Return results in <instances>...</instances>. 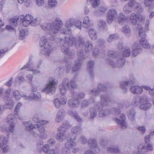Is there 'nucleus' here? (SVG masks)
<instances>
[{"mask_svg":"<svg viewBox=\"0 0 154 154\" xmlns=\"http://www.w3.org/2000/svg\"><path fill=\"white\" fill-rule=\"evenodd\" d=\"M111 103V101L109 97L106 96L102 95L101 97L100 103L96 105L94 108L90 109L91 118H93L96 116L97 114V109L99 113V116L100 117H103L108 115L111 112L115 115L119 114L120 113V109L113 108L112 111L110 112L107 108L108 107L109 104Z\"/></svg>","mask_w":154,"mask_h":154,"instance_id":"nucleus-1","label":"nucleus"},{"mask_svg":"<svg viewBox=\"0 0 154 154\" xmlns=\"http://www.w3.org/2000/svg\"><path fill=\"white\" fill-rule=\"evenodd\" d=\"M84 39L81 36L79 35L76 38L69 36V37H65L64 39H60V46L62 52L71 57L75 54V52L69 51V47L73 45L77 48H82L84 46Z\"/></svg>","mask_w":154,"mask_h":154,"instance_id":"nucleus-2","label":"nucleus"},{"mask_svg":"<svg viewBox=\"0 0 154 154\" xmlns=\"http://www.w3.org/2000/svg\"><path fill=\"white\" fill-rule=\"evenodd\" d=\"M63 25V23L62 20L59 18H56L55 20L51 23H46L40 25V27L43 30H50L52 33L51 35L53 37L54 36L55 34H56L60 31V32L64 34H69L71 32V29L68 28L66 29H63L60 30L61 28Z\"/></svg>","mask_w":154,"mask_h":154,"instance_id":"nucleus-3","label":"nucleus"},{"mask_svg":"<svg viewBox=\"0 0 154 154\" xmlns=\"http://www.w3.org/2000/svg\"><path fill=\"white\" fill-rule=\"evenodd\" d=\"M23 124L25 126V129L31 133L33 136L39 137L42 139H45L47 137V135L45 133V129L39 124L34 125L32 124L31 121L24 122Z\"/></svg>","mask_w":154,"mask_h":154,"instance_id":"nucleus-4","label":"nucleus"},{"mask_svg":"<svg viewBox=\"0 0 154 154\" xmlns=\"http://www.w3.org/2000/svg\"><path fill=\"white\" fill-rule=\"evenodd\" d=\"M22 104L20 103H18L16 106L14 110V115L12 114H10L8 115L7 119V123L8 124L9 127L7 128L5 126H3L2 131L3 132L12 133L14 130V122L15 119H20V117L18 116V112L20 111V107Z\"/></svg>","mask_w":154,"mask_h":154,"instance_id":"nucleus-5","label":"nucleus"},{"mask_svg":"<svg viewBox=\"0 0 154 154\" xmlns=\"http://www.w3.org/2000/svg\"><path fill=\"white\" fill-rule=\"evenodd\" d=\"M121 55L119 54V59L118 60V65H114L112 64L114 61L112 60H109L110 64L114 68H119L122 67L125 63V57L129 56L131 54V51L129 48L126 47L123 49Z\"/></svg>","mask_w":154,"mask_h":154,"instance_id":"nucleus-6","label":"nucleus"},{"mask_svg":"<svg viewBox=\"0 0 154 154\" xmlns=\"http://www.w3.org/2000/svg\"><path fill=\"white\" fill-rule=\"evenodd\" d=\"M39 45L41 47L44 46L41 49V53L45 56H48L53 51V48L49 42H48L47 37L45 36L41 37L39 42Z\"/></svg>","mask_w":154,"mask_h":154,"instance_id":"nucleus-7","label":"nucleus"},{"mask_svg":"<svg viewBox=\"0 0 154 154\" xmlns=\"http://www.w3.org/2000/svg\"><path fill=\"white\" fill-rule=\"evenodd\" d=\"M71 87L73 89L76 88L77 87V85L75 83L74 79L70 81V84H69L68 79H64L62 84L59 86V91L61 94H66V91L70 89Z\"/></svg>","mask_w":154,"mask_h":154,"instance_id":"nucleus-8","label":"nucleus"},{"mask_svg":"<svg viewBox=\"0 0 154 154\" xmlns=\"http://www.w3.org/2000/svg\"><path fill=\"white\" fill-rule=\"evenodd\" d=\"M140 103V109L146 110L151 106V104L148 103L146 98H140L138 97H134L132 102V104L134 106H138Z\"/></svg>","mask_w":154,"mask_h":154,"instance_id":"nucleus-9","label":"nucleus"},{"mask_svg":"<svg viewBox=\"0 0 154 154\" xmlns=\"http://www.w3.org/2000/svg\"><path fill=\"white\" fill-rule=\"evenodd\" d=\"M71 127L67 122H63V126L58 128V133L56 135V139L60 141H62L66 137H69L71 135L66 134L65 130Z\"/></svg>","mask_w":154,"mask_h":154,"instance_id":"nucleus-10","label":"nucleus"},{"mask_svg":"<svg viewBox=\"0 0 154 154\" xmlns=\"http://www.w3.org/2000/svg\"><path fill=\"white\" fill-rule=\"evenodd\" d=\"M41 62V61H39L36 65L34 62L29 60L28 63L23 66L20 69L22 70L27 69L28 71L32 72L33 74H36L40 72L39 70L37 69L39 68Z\"/></svg>","mask_w":154,"mask_h":154,"instance_id":"nucleus-11","label":"nucleus"},{"mask_svg":"<svg viewBox=\"0 0 154 154\" xmlns=\"http://www.w3.org/2000/svg\"><path fill=\"white\" fill-rule=\"evenodd\" d=\"M78 56V59L75 61V64L72 67V72H74L79 69L81 67L83 60L85 58L82 50H79L77 51Z\"/></svg>","mask_w":154,"mask_h":154,"instance_id":"nucleus-12","label":"nucleus"},{"mask_svg":"<svg viewBox=\"0 0 154 154\" xmlns=\"http://www.w3.org/2000/svg\"><path fill=\"white\" fill-rule=\"evenodd\" d=\"M75 139V136L70 135L69 137H66V140L67 141L65 144V147L66 148L65 151H64V149H63L62 150V152L63 154H66L67 153L69 149H72L73 147L76 146V143L74 141Z\"/></svg>","mask_w":154,"mask_h":154,"instance_id":"nucleus-13","label":"nucleus"},{"mask_svg":"<svg viewBox=\"0 0 154 154\" xmlns=\"http://www.w3.org/2000/svg\"><path fill=\"white\" fill-rule=\"evenodd\" d=\"M143 20V17L141 15H137L136 14L132 13L130 17V20L133 25H135L138 22L140 23V24H137V28L140 27L143 29L142 27L140 25L141 21Z\"/></svg>","mask_w":154,"mask_h":154,"instance_id":"nucleus-14","label":"nucleus"},{"mask_svg":"<svg viewBox=\"0 0 154 154\" xmlns=\"http://www.w3.org/2000/svg\"><path fill=\"white\" fill-rule=\"evenodd\" d=\"M57 84L55 79L54 78H51L49 79L48 84L47 85L46 87L42 90L43 92H46L48 94L53 93L55 91L56 88L55 85Z\"/></svg>","mask_w":154,"mask_h":154,"instance_id":"nucleus-15","label":"nucleus"},{"mask_svg":"<svg viewBox=\"0 0 154 154\" xmlns=\"http://www.w3.org/2000/svg\"><path fill=\"white\" fill-rule=\"evenodd\" d=\"M138 32L139 35L142 37L140 41V43L143 48H148L149 47V44L145 39V31L143 30L140 27V29L138 28Z\"/></svg>","mask_w":154,"mask_h":154,"instance_id":"nucleus-16","label":"nucleus"},{"mask_svg":"<svg viewBox=\"0 0 154 154\" xmlns=\"http://www.w3.org/2000/svg\"><path fill=\"white\" fill-rule=\"evenodd\" d=\"M108 56L112 58H115L116 59L114 60H112L111 59H109L107 60V63L111 66L113 68L109 63V60H112L114 61V63H112V64L114 65H118V60L119 59V54H118V52H116L115 51L110 50L108 51L107 53Z\"/></svg>","mask_w":154,"mask_h":154,"instance_id":"nucleus-17","label":"nucleus"},{"mask_svg":"<svg viewBox=\"0 0 154 154\" xmlns=\"http://www.w3.org/2000/svg\"><path fill=\"white\" fill-rule=\"evenodd\" d=\"M152 146L150 144H147L146 147L143 145L140 144L138 146V151L135 152L134 154H145L147 151H152Z\"/></svg>","mask_w":154,"mask_h":154,"instance_id":"nucleus-18","label":"nucleus"},{"mask_svg":"<svg viewBox=\"0 0 154 154\" xmlns=\"http://www.w3.org/2000/svg\"><path fill=\"white\" fill-rule=\"evenodd\" d=\"M88 143L89 145L92 149H94L93 150L94 153H97L99 151V148L97 147V143L95 140L91 139L89 140ZM93 154V151L91 150H89L85 151L84 154Z\"/></svg>","mask_w":154,"mask_h":154,"instance_id":"nucleus-19","label":"nucleus"},{"mask_svg":"<svg viewBox=\"0 0 154 154\" xmlns=\"http://www.w3.org/2000/svg\"><path fill=\"white\" fill-rule=\"evenodd\" d=\"M120 118L121 120L117 118L115 119V120L117 122L118 124L120 125V126L123 129H125L127 128V125L125 122L126 119V116L124 114H122L120 116Z\"/></svg>","mask_w":154,"mask_h":154,"instance_id":"nucleus-20","label":"nucleus"},{"mask_svg":"<svg viewBox=\"0 0 154 154\" xmlns=\"http://www.w3.org/2000/svg\"><path fill=\"white\" fill-rule=\"evenodd\" d=\"M18 20V18H12L10 20V23H11V25H7L6 26V28L7 30L10 31H13L14 32H16V30L14 27H16L17 26V21Z\"/></svg>","mask_w":154,"mask_h":154,"instance_id":"nucleus-21","label":"nucleus"},{"mask_svg":"<svg viewBox=\"0 0 154 154\" xmlns=\"http://www.w3.org/2000/svg\"><path fill=\"white\" fill-rule=\"evenodd\" d=\"M117 16V12L116 10L111 9L109 10L107 15V21L109 23H111Z\"/></svg>","mask_w":154,"mask_h":154,"instance_id":"nucleus-22","label":"nucleus"},{"mask_svg":"<svg viewBox=\"0 0 154 154\" xmlns=\"http://www.w3.org/2000/svg\"><path fill=\"white\" fill-rule=\"evenodd\" d=\"M0 139L2 140L0 142V147L1 149H3V152L4 153L8 152V147L7 145L8 142V139L7 137L3 138L2 137L0 138Z\"/></svg>","mask_w":154,"mask_h":154,"instance_id":"nucleus-23","label":"nucleus"},{"mask_svg":"<svg viewBox=\"0 0 154 154\" xmlns=\"http://www.w3.org/2000/svg\"><path fill=\"white\" fill-rule=\"evenodd\" d=\"M132 55L133 57L136 56L137 54L140 53L142 51L140 46L137 43H134L132 46Z\"/></svg>","mask_w":154,"mask_h":154,"instance_id":"nucleus-24","label":"nucleus"},{"mask_svg":"<svg viewBox=\"0 0 154 154\" xmlns=\"http://www.w3.org/2000/svg\"><path fill=\"white\" fill-rule=\"evenodd\" d=\"M33 17L29 14H27L24 17L22 21V25L24 26L27 27L29 24L30 25Z\"/></svg>","mask_w":154,"mask_h":154,"instance_id":"nucleus-25","label":"nucleus"},{"mask_svg":"<svg viewBox=\"0 0 154 154\" xmlns=\"http://www.w3.org/2000/svg\"><path fill=\"white\" fill-rule=\"evenodd\" d=\"M106 90V88L104 85L100 84L98 86V90H95L94 89L92 90L91 91V94L93 95L96 96L99 94L100 91H105Z\"/></svg>","mask_w":154,"mask_h":154,"instance_id":"nucleus-26","label":"nucleus"},{"mask_svg":"<svg viewBox=\"0 0 154 154\" xmlns=\"http://www.w3.org/2000/svg\"><path fill=\"white\" fill-rule=\"evenodd\" d=\"M80 104V101L78 99L72 98L69 100L68 102L69 106L72 108H74L78 107Z\"/></svg>","mask_w":154,"mask_h":154,"instance_id":"nucleus-27","label":"nucleus"},{"mask_svg":"<svg viewBox=\"0 0 154 154\" xmlns=\"http://www.w3.org/2000/svg\"><path fill=\"white\" fill-rule=\"evenodd\" d=\"M40 97L39 93L37 92H35L30 94V95L27 97L26 95H24L23 97L24 98V100H32L34 99H37Z\"/></svg>","mask_w":154,"mask_h":154,"instance_id":"nucleus-28","label":"nucleus"},{"mask_svg":"<svg viewBox=\"0 0 154 154\" xmlns=\"http://www.w3.org/2000/svg\"><path fill=\"white\" fill-rule=\"evenodd\" d=\"M118 21L119 24L122 25L128 21V18L123 13H121L118 15Z\"/></svg>","mask_w":154,"mask_h":154,"instance_id":"nucleus-29","label":"nucleus"},{"mask_svg":"<svg viewBox=\"0 0 154 154\" xmlns=\"http://www.w3.org/2000/svg\"><path fill=\"white\" fill-rule=\"evenodd\" d=\"M92 24L91 23L90 18L87 16L84 17L83 22V26L84 27L86 28H88L92 26Z\"/></svg>","mask_w":154,"mask_h":154,"instance_id":"nucleus-30","label":"nucleus"},{"mask_svg":"<svg viewBox=\"0 0 154 154\" xmlns=\"http://www.w3.org/2000/svg\"><path fill=\"white\" fill-rule=\"evenodd\" d=\"M64 113V111L63 110L60 109L57 112L56 121L58 122H61L63 119Z\"/></svg>","mask_w":154,"mask_h":154,"instance_id":"nucleus-31","label":"nucleus"},{"mask_svg":"<svg viewBox=\"0 0 154 154\" xmlns=\"http://www.w3.org/2000/svg\"><path fill=\"white\" fill-rule=\"evenodd\" d=\"M142 87H140L138 86H132L130 88L131 91L133 94H140L141 93L142 91Z\"/></svg>","mask_w":154,"mask_h":154,"instance_id":"nucleus-32","label":"nucleus"},{"mask_svg":"<svg viewBox=\"0 0 154 154\" xmlns=\"http://www.w3.org/2000/svg\"><path fill=\"white\" fill-rule=\"evenodd\" d=\"M25 81L24 77L22 76H16L14 81V84L15 86L20 85Z\"/></svg>","mask_w":154,"mask_h":154,"instance_id":"nucleus-33","label":"nucleus"},{"mask_svg":"<svg viewBox=\"0 0 154 154\" xmlns=\"http://www.w3.org/2000/svg\"><path fill=\"white\" fill-rule=\"evenodd\" d=\"M68 114L74 118L79 122H82V118L80 117L78 114L77 112L73 111H69L68 112Z\"/></svg>","mask_w":154,"mask_h":154,"instance_id":"nucleus-34","label":"nucleus"},{"mask_svg":"<svg viewBox=\"0 0 154 154\" xmlns=\"http://www.w3.org/2000/svg\"><path fill=\"white\" fill-rule=\"evenodd\" d=\"M94 64L93 61H90L88 62L87 64V69H88L89 74L91 78L94 77V74L93 72L92 68Z\"/></svg>","mask_w":154,"mask_h":154,"instance_id":"nucleus-35","label":"nucleus"},{"mask_svg":"<svg viewBox=\"0 0 154 154\" xmlns=\"http://www.w3.org/2000/svg\"><path fill=\"white\" fill-rule=\"evenodd\" d=\"M88 35L90 38L92 40H95L97 38V32L93 29H91L89 30Z\"/></svg>","mask_w":154,"mask_h":154,"instance_id":"nucleus-36","label":"nucleus"},{"mask_svg":"<svg viewBox=\"0 0 154 154\" xmlns=\"http://www.w3.org/2000/svg\"><path fill=\"white\" fill-rule=\"evenodd\" d=\"M134 82L133 81H130L121 83L120 84V87L123 90V92L124 93L126 92L127 90L126 86L128 85L133 84Z\"/></svg>","mask_w":154,"mask_h":154,"instance_id":"nucleus-37","label":"nucleus"},{"mask_svg":"<svg viewBox=\"0 0 154 154\" xmlns=\"http://www.w3.org/2000/svg\"><path fill=\"white\" fill-rule=\"evenodd\" d=\"M75 19L73 18L67 19L65 23V26L67 28L71 27L74 25Z\"/></svg>","mask_w":154,"mask_h":154,"instance_id":"nucleus-38","label":"nucleus"},{"mask_svg":"<svg viewBox=\"0 0 154 154\" xmlns=\"http://www.w3.org/2000/svg\"><path fill=\"white\" fill-rule=\"evenodd\" d=\"M93 48L92 43L90 41L86 42L85 45V49L86 53L89 52L91 51Z\"/></svg>","mask_w":154,"mask_h":154,"instance_id":"nucleus-39","label":"nucleus"},{"mask_svg":"<svg viewBox=\"0 0 154 154\" xmlns=\"http://www.w3.org/2000/svg\"><path fill=\"white\" fill-rule=\"evenodd\" d=\"M72 134H78L81 133L82 130L80 126H77L75 127L72 129Z\"/></svg>","mask_w":154,"mask_h":154,"instance_id":"nucleus-40","label":"nucleus"},{"mask_svg":"<svg viewBox=\"0 0 154 154\" xmlns=\"http://www.w3.org/2000/svg\"><path fill=\"white\" fill-rule=\"evenodd\" d=\"M132 7H130L128 5V3L127 5H126L123 8V11L125 12L126 13V14H128L131 13V8H132ZM133 8H134L137 9L138 11H142V8L141 10V11H140L138 10V9H139V8H137L136 7H133Z\"/></svg>","mask_w":154,"mask_h":154,"instance_id":"nucleus-41","label":"nucleus"},{"mask_svg":"<svg viewBox=\"0 0 154 154\" xmlns=\"http://www.w3.org/2000/svg\"><path fill=\"white\" fill-rule=\"evenodd\" d=\"M122 31L126 35L129 36L131 34L130 28L128 26L125 25L123 26L122 29Z\"/></svg>","mask_w":154,"mask_h":154,"instance_id":"nucleus-42","label":"nucleus"},{"mask_svg":"<svg viewBox=\"0 0 154 154\" xmlns=\"http://www.w3.org/2000/svg\"><path fill=\"white\" fill-rule=\"evenodd\" d=\"M135 113V111L134 109H133L130 110L128 116L130 121H132L134 120Z\"/></svg>","mask_w":154,"mask_h":154,"instance_id":"nucleus-43","label":"nucleus"},{"mask_svg":"<svg viewBox=\"0 0 154 154\" xmlns=\"http://www.w3.org/2000/svg\"><path fill=\"white\" fill-rule=\"evenodd\" d=\"M119 38V36L117 34H111L109 37L107 41L109 42H111L112 41L117 40Z\"/></svg>","mask_w":154,"mask_h":154,"instance_id":"nucleus-44","label":"nucleus"},{"mask_svg":"<svg viewBox=\"0 0 154 154\" xmlns=\"http://www.w3.org/2000/svg\"><path fill=\"white\" fill-rule=\"evenodd\" d=\"M13 95L15 98L16 100H19L21 97H22L24 99L23 96L25 94H23L22 95H21L18 91L14 90L13 91Z\"/></svg>","mask_w":154,"mask_h":154,"instance_id":"nucleus-45","label":"nucleus"},{"mask_svg":"<svg viewBox=\"0 0 154 154\" xmlns=\"http://www.w3.org/2000/svg\"><path fill=\"white\" fill-rule=\"evenodd\" d=\"M11 92V89H8L5 90L3 94V97L4 99L7 100L9 97Z\"/></svg>","mask_w":154,"mask_h":154,"instance_id":"nucleus-46","label":"nucleus"},{"mask_svg":"<svg viewBox=\"0 0 154 154\" xmlns=\"http://www.w3.org/2000/svg\"><path fill=\"white\" fill-rule=\"evenodd\" d=\"M100 1V0H87V2L88 4H89L88 1H89L91 2L93 7L96 8L99 5Z\"/></svg>","mask_w":154,"mask_h":154,"instance_id":"nucleus-47","label":"nucleus"},{"mask_svg":"<svg viewBox=\"0 0 154 154\" xmlns=\"http://www.w3.org/2000/svg\"><path fill=\"white\" fill-rule=\"evenodd\" d=\"M107 150L108 152H113L116 153H118L119 150L118 148H114L112 147H109L107 148Z\"/></svg>","mask_w":154,"mask_h":154,"instance_id":"nucleus-48","label":"nucleus"},{"mask_svg":"<svg viewBox=\"0 0 154 154\" xmlns=\"http://www.w3.org/2000/svg\"><path fill=\"white\" fill-rule=\"evenodd\" d=\"M28 34V32L26 29H22L20 31V36L23 39L25 36L27 35Z\"/></svg>","mask_w":154,"mask_h":154,"instance_id":"nucleus-49","label":"nucleus"},{"mask_svg":"<svg viewBox=\"0 0 154 154\" xmlns=\"http://www.w3.org/2000/svg\"><path fill=\"white\" fill-rule=\"evenodd\" d=\"M14 103L13 100H9L6 104L4 105H5L6 109H11L14 106Z\"/></svg>","mask_w":154,"mask_h":154,"instance_id":"nucleus-50","label":"nucleus"},{"mask_svg":"<svg viewBox=\"0 0 154 154\" xmlns=\"http://www.w3.org/2000/svg\"><path fill=\"white\" fill-rule=\"evenodd\" d=\"M142 87L146 90H149V94L151 96H153L154 98V88L150 89V88L149 87L146 86H143Z\"/></svg>","mask_w":154,"mask_h":154,"instance_id":"nucleus-51","label":"nucleus"},{"mask_svg":"<svg viewBox=\"0 0 154 154\" xmlns=\"http://www.w3.org/2000/svg\"><path fill=\"white\" fill-rule=\"evenodd\" d=\"M74 25L77 28L81 29L82 27V22L79 20L75 19Z\"/></svg>","mask_w":154,"mask_h":154,"instance_id":"nucleus-52","label":"nucleus"},{"mask_svg":"<svg viewBox=\"0 0 154 154\" xmlns=\"http://www.w3.org/2000/svg\"><path fill=\"white\" fill-rule=\"evenodd\" d=\"M48 4L50 7H53L57 5V2L56 0H49Z\"/></svg>","mask_w":154,"mask_h":154,"instance_id":"nucleus-53","label":"nucleus"},{"mask_svg":"<svg viewBox=\"0 0 154 154\" xmlns=\"http://www.w3.org/2000/svg\"><path fill=\"white\" fill-rule=\"evenodd\" d=\"M106 25V23L103 20H100L98 21V25L100 29H103Z\"/></svg>","mask_w":154,"mask_h":154,"instance_id":"nucleus-54","label":"nucleus"},{"mask_svg":"<svg viewBox=\"0 0 154 154\" xmlns=\"http://www.w3.org/2000/svg\"><path fill=\"white\" fill-rule=\"evenodd\" d=\"M40 19L38 18H35L34 20H33L30 25L33 26L38 25L40 23Z\"/></svg>","mask_w":154,"mask_h":154,"instance_id":"nucleus-55","label":"nucleus"},{"mask_svg":"<svg viewBox=\"0 0 154 154\" xmlns=\"http://www.w3.org/2000/svg\"><path fill=\"white\" fill-rule=\"evenodd\" d=\"M54 103L55 107L57 108H59L61 105L60 100H59L58 98H56L55 100Z\"/></svg>","mask_w":154,"mask_h":154,"instance_id":"nucleus-56","label":"nucleus"},{"mask_svg":"<svg viewBox=\"0 0 154 154\" xmlns=\"http://www.w3.org/2000/svg\"><path fill=\"white\" fill-rule=\"evenodd\" d=\"M106 8H105L103 7H100L99 11H97V13H96V12H95L94 14L96 15L97 14H101V12H102L103 13H104L106 11Z\"/></svg>","mask_w":154,"mask_h":154,"instance_id":"nucleus-57","label":"nucleus"},{"mask_svg":"<svg viewBox=\"0 0 154 154\" xmlns=\"http://www.w3.org/2000/svg\"><path fill=\"white\" fill-rule=\"evenodd\" d=\"M50 147L48 144L45 145L43 147L42 150L45 153L47 152L49 149Z\"/></svg>","mask_w":154,"mask_h":154,"instance_id":"nucleus-58","label":"nucleus"},{"mask_svg":"<svg viewBox=\"0 0 154 154\" xmlns=\"http://www.w3.org/2000/svg\"><path fill=\"white\" fill-rule=\"evenodd\" d=\"M44 3V0H36V4L38 6L43 5Z\"/></svg>","mask_w":154,"mask_h":154,"instance_id":"nucleus-59","label":"nucleus"},{"mask_svg":"<svg viewBox=\"0 0 154 154\" xmlns=\"http://www.w3.org/2000/svg\"><path fill=\"white\" fill-rule=\"evenodd\" d=\"M8 51V49L7 48L1 50H0V57H2L3 56V55L7 52Z\"/></svg>","mask_w":154,"mask_h":154,"instance_id":"nucleus-60","label":"nucleus"},{"mask_svg":"<svg viewBox=\"0 0 154 154\" xmlns=\"http://www.w3.org/2000/svg\"><path fill=\"white\" fill-rule=\"evenodd\" d=\"M26 81L29 83H31L32 79V75L28 74L26 76Z\"/></svg>","mask_w":154,"mask_h":154,"instance_id":"nucleus-61","label":"nucleus"},{"mask_svg":"<svg viewBox=\"0 0 154 154\" xmlns=\"http://www.w3.org/2000/svg\"><path fill=\"white\" fill-rule=\"evenodd\" d=\"M48 143L49 146H52L55 144V142L53 139H50L48 140Z\"/></svg>","mask_w":154,"mask_h":154,"instance_id":"nucleus-62","label":"nucleus"},{"mask_svg":"<svg viewBox=\"0 0 154 154\" xmlns=\"http://www.w3.org/2000/svg\"><path fill=\"white\" fill-rule=\"evenodd\" d=\"M13 82V78L11 77L10 79L5 83V85L8 87H10L11 86Z\"/></svg>","mask_w":154,"mask_h":154,"instance_id":"nucleus-63","label":"nucleus"},{"mask_svg":"<svg viewBox=\"0 0 154 154\" xmlns=\"http://www.w3.org/2000/svg\"><path fill=\"white\" fill-rule=\"evenodd\" d=\"M6 109L5 105H0V115H2Z\"/></svg>","mask_w":154,"mask_h":154,"instance_id":"nucleus-64","label":"nucleus"}]
</instances>
